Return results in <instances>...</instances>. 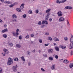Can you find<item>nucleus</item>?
I'll list each match as a JSON object with an SVG mask.
<instances>
[{
  "label": "nucleus",
  "mask_w": 73,
  "mask_h": 73,
  "mask_svg": "<svg viewBox=\"0 0 73 73\" xmlns=\"http://www.w3.org/2000/svg\"><path fill=\"white\" fill-rule=\"evenodd\" d=\"M13 64V59L11 58H9L8 59L7 65H10L11 64Z\"/></svg>",
  "instance_id": "f257e3e1"
},
{
  "label": "nucleus",
  "mask_w": 73,
  "mask_h": 73,
  "mask_svg": "<svg viewBox=\"0 0 73 73\" xmlns=\"http://www.w3.org/2000/svg\"><path fill=\"white\" fill-rule=\"evenodd\" d=\"M57 15H58V16H59V17H61L63 15L62 14V12L60 11H59L57 13Z\"/></svg>",
  "instance_id": "f03ea898"
},
{
  "label": "nucleus",
  "mask_w": 73,
  "mask_h": 73,
  "mask_svg": "<svg viewBox=\"0 0 73 73\" xmlns=\"http://www.w3.org/2000/svg\"><path fill=\"white\" fill-rule=\"evenodd\" d=\"M3 51L6 54H8V53H9V51H8V50H7V49L4 48L3 49Z\"/></svg>",
  "instance_id": "7ed1b4c3"
},
{
  "label": "nucleus",
  "mask_w": 73,
  "mask_h": 73,
  "mask_svg": "<svg viewBox=\"0 0 73 73\" xmlns=\"http://www.w3.org/2000/svg\"><path fill=\"white\" fill-rule=\"evenodd\" d=\"M12 33V35H13V36L16 37H18V35H17L16 33V32L13 31Z\"/></svg>",
  "instance_id": "20e7f679"
},
{
  "label": "nucleus",
  "mask_w": 73,
  "mask_h": 73,
  "mask_svg": "<svg viewBox=\"0 0 73 73\" xmlns=\"http://www.w3.org/2000/svg\"><path fill=\"white\" fill-rule=\"evenodd\" d=\"M64 20H65V19L62 17H60L59 19V21L60 22L63 21H64Z\"/></svg>",
  "instance_id": "39448f33"
},
{
  "label": "nucleus",
  "mask_w": 73,
  "mask_h": 73,
  "mask_svg": "<svg viewBox=\"0 0 73 73\" xmlns=\"http://www.w3.org/2000/svg\"><path fill=\"white\" fill-rule=\"evenodd\" d=\"M48 53H52L53 52V50L51 48L49 49L48 50Z\"/></svg>",
  "instance_id": "423d86ee"
},
{
  "label": "nucleus",
  "mask_w": 73,
  "mask_h": 73,
  "mask_svg": "<svg viewBox=\"0 0 73 73\" xmlns=\"http://www.w3.org/2000/svg\"><path fill=\"white\" fill-rule=\"evenodd\" d=\"M73 48V44L70 43V46H69V48L70 49H72Z\"/></svg>",
  "instance_id": "0eeeda50"
},
{
  "label": "nucleus",
  "mask_w": 73,
  "mask_h": 73,
  "mask_svg": "<svg viewBox=\"0 0 73 73\" xmlns=\"http://www.w3.org/2000/svg\"><path fill=\"white\" fill-rule=\"evenodd\" d=\"M70 42V43L71 44H73V36L72 35L71 36Z\"/></svg>",
  "instance_id": "6e6552de"
},
{
  "label": "nucleus",
  "mask_w": 73,
  "mask_h": 73,
  "mask_svg": "<svg viewBox=\"0 0 73 73\" xmlns=\"http://www.w3.org/2000/svg\"><path fill=\"white\" fill-rule=\"evenodd\" d=\"M4 3L5 4H12V2H10L9 1H5Z\"/></svg>",
  "instance_id": "1a4fd4ad"
},
{
  "label": "nucleus",
  "mask_w": 73,
  "mask_h": 73,
  "mask_svg": "<svg viewBox=\"0 0 73 73\" xmlns=\"http://www.w3.org/2000/svg\"><path fill=\"white\" fill-rule=\"evenodd\" d=\"M25 5V4L24 3H22L21 4V6L20 7V8L21 9H23L24 8V6Z\"/></svg>",
  "instance_id": "9d476101"
},
{
  "label": "nucleus",
  "mask_w": 73,
  "mask_h": 73,
  "mask_svg": "<svg viewBox=\"0 0 73 73\" xmlns=\"http://www.w3.org/2000/svg\"><path fill=\"white\" fill-rule=\"evenodd\" d=\"M42 24H48V21H43L42 22Z\"/></svg>",
  "instance_id": "9b49d317"
},
{
  "label": "nucleus",
  "mask_w": 73,
  "mask_h": 73,
  "mask_svg": "<svg viewBox=\"0 0 73 73\" xmlns=\"http://www.w3.org/2000/svg\"><path fill=\"white\" fill-rule=\"evenodd\" d=\"M55 68L56 65L55 64H54L51 67V69H52V70H54V69H55Z\"/></svg>",
  "instance_id": "f8f14e48"
},
{
  "label": "nucleus",
  "mask_w": 73,
  "mask_h": 73,
  "mask_svg": "<svg viewBox=\"0 0 73 73\" xmlns=\"http://www.w3.org/2000/svg\"><path fill=\"white\" fill-rule=\"evenodd\" d=\"M63 62L64 64H68L69 63V61L67 60L66 59L64 60Z\"/></svg>",
  "instance_id": "ddd939ff"
},
{
  "label": "nucleus",
  "mask_w": 73,
  "mask_h": 73,
  "mask_svg": "<svg viewBox=\"0 0 73 73\" xmlns=\"http://www.w3.org/2000/svg\"><path fill=\"white\" fill-rule=\"evenodd\" d=\"M54 41H60V40H59V39H58L56 37H55L54 38Z\"/></svg>",
  "instance_id": "4468645a"
},
{
  "label": "nucleus",
  "mask_w": 73,
  "mask_h": 73,
  "mask_svg": "<svg viewBox=\"0 0 73 73\" xmlns=\"http://www.w3.org/2000/svg\"><path fill=\"white\" fill-rule=\"evenodd\" d=\"M16 3H15L12 4L10 5H9L10 8H12V7H13V6H14V5H16Z\"/></svg>",
  "instance_id": "2eb2a0df"
},
{
  "label": "nucleus",
  "mask_w": 73,
  "mask_h": 73,
  "mask_svg": "<svg viewBox=\"0 0 73 73\" xmlns=\"http://www.w3.org/2000/svg\"><path fill=\"white\" fill-rule=\"evenodd\" d=\"M13 69L14 72H16L17 70V69H16V68L15 66H13Z\"/></svg>",
  "instance_id": "dca6fc26"
},
{
  "label": "nucleus",
  "mask_w": 73,
  "mask_h": 73,
  "mask_svg": "<svg viewBox=\"0 0 73 73\" xmlns=\"http://www.w3.org/2000/svg\"><path fill=\"white\" fill-rule=\"evenodd\" d=\"M12 17L13 19H16L17 18V16L15 14H13Z\"/></svg>",
  "instance_id": "f3484780"
},
{
  "label": "nucleus",
  "mask_w": 73,
  "mask_h": 73,
  "mask_svg": "<svg viewBox=\"0 0 73 73\" xmlns=\"http://www.w3.org/2000/svg\"><path fill=\"white\" fill-rule=\"evenodd\" d=\"M16 46L18 48H20L21 46L19 44H17L16 45Z\"/></svg>",
  "instance_id": "a211bd4d"
},
{
  "label": "nucleus",
  "mask_w": 73,
  "mask_h": 73,
  "mask_svg": "<svg viewBox=\"0 0 73 73\" xmlns=\"http://www.w3.org/2000/svg\"><path fill=\"white\" fill-rule=\"evenodd\" d=\"M67 25L68 27H70V24H69V22L68 21V20H67Z\"/></svg>",
  "instance_id": "6ab92c4d"
},
{
  "label": "nucleus",
  "mask_w": 73,
  "mask_h": 73,
  "mask_svg": "<svg viewBox=\"0 0 73 73\" xmlns=\"http://www.w3.org/2000/svg\"><path fill=\"white\" fill-rule=\"evenodd\" d=\"M21 58L22 61H25V59L24 58V56H22Z\"/></svg>",
  "instance_id": "aec40b11"
},
{
  "label": "nucleus",
  "mask_w": 73,
  "mask_h": 73,
  "mask_svg": "<svg viewBox=\"0 0 73 73\" xmlns=\"http://www.w3.org/2000/svg\"><path fill=\"white\" fill-rule=\"evenodd\" d=\"M55 50H56V51H59V48H58V47L56 46L55 47Z\"/></svg>",
  "instance_id": "412c9836"
},
{
  "label": "nucleus",
  "mask_w": 73,
  "mask_h": 73,
  "mask_svg": "<svg viewBox=\"0 0 73 73\" xmlns=\"http://www.w3.org/2000/svg\"><path fill=\"white\" fill-rule=\"evenodd\" d=\"M49 60H50L51 61H53V57L50 56L49 57Z\"/></svg>",
  "instance_id": "4be33fe9"
},
{
  "label": "nucleus",
  "mask_w": 73,
  "mask_h": 73,
  "mask_svg": "<svg viewBox=\"0 0 73 73\" xmlns=\"http://www.w3.org/2000/svg\"><path fill=\"white\" fill-rule=\"evenodd\" d=\"M50 9H47V10H46L45 12V13H49V12H50Z\"/></svg>",
  "instance_id": "5701e85b"
},
{
  "label": "nucleus",
  "mask_w": 73,
  "mask_h": 73,
  "mask_svg": "<svg viewBox=\"0 0 73 73\" xmlns=\"http://www.w3.org/2000/svg\"><path fill=\"white\" fill-rule=\"evenodd\" d=\"M16 11H17L18 12H20L21 11V9L20 8H17L16 9Z\"/></svg>",
  "instance_id": "b1692460"
},
{
  "label": "nucleus",
  "mask_w": 73,
  "mask_h": 73,
  "mask_svg": "<svg viewBox=\"0 0 73 73\" xmlns=\"http://www.w3.org/2000/svg\"><path fill=\"white\" fill-rule=\"evenodd\" d=\"M70 68H72V67H73V64L70 63L69 65Z\"/></svg>",
  "instance_id": "393cba45"
},
{
  "label": "nucleus",
  "mask_w": 73,
  "mask_h": 73,
  "mask_svg": "<svg viewBox=\"0 0 73 73\" xmlns=\"http://www.w3.org/2000/svg\"><path fill=\"white\" fill-rule=\"evenodd\" d=\"M7 35L5 34H4L3 35V36L4 38H7Z\"/></svg>",
  "instance_id": "a878e982"
},
{
  "label": "nucleus",
  "mask_w": 73,
  "mask_h": 73,
  "mask_svg": "<svg viewBox=\"0 0 73 73\" xmlns=\"http://www.w3.org/2000/svg\"><path fill=\"white\" fill-rule=\"evenodd\" d=\"M9 46H12L13 45V44L12 43H9Z\"/></svg>",
  "instance_id": "bb28decb"
},
{
  "label": "nucleus",
  "mask_w": 73,
  "mask_h": 73,
  "mask_svg": "<svg viewBox=\"0 0 73 73\" xmlns=\"http://www.w3.org/2000/svg\"><path fill=\"white\" fill-rule=\"evenodd\" d=\"M61 48H62V49H65L66 48V46H64L62 45L61 46Z\"/></svg>",
  "instance_id": "cd10ccee"
},
{
  "label": "nucleus",
  "mask_w": 73,
  "mask_h": 73,
  "mask_svg": "<svg viewBox=\"0 0 73 73\" xmlns=\"http://www.w3.org/2000/svg\"><path fill=\"white\" fill-rule=\"evenodd\" d=\"M19 29H17V30L16 34L17 35H19V33H18V32H19Z\"/></svg>",
  "instance_id": "c85d7f7f"
},
{
  "label": "nucleus",
  "mask_w": 73,
  "mask_h": 73,
  "mask_svg": "<svg viewBox=\"0 0 73 73\" xmlns=\"http://www.w3.org/2000/svg\"><path fill=\"white\" fill-rule=\"evenodd\" d=\"M38 41L39 42H40V43H42V39H39Z\"/></svg>",
  "instance_id": "c756f323"
},
{
  "label": "nucleus",
  "mask_w": 73,
  "mask_h": 73,
  "mask_svg": "<svg viewBox=\"0 0 73 73\" xmlns=\"http://www.w3.org/2000/svg\"><path fill=\"white\" fill-rule=\"evenodd\" d=\"M64 40L65 41H68V38L67 37H64Z\"/></svg>",
  "instance_id": "7c9ffc66"
},
{
  "label": "nucleus",
  "mask_w": 73,
  "mask_h": 73,
  "mask_svg": "<svg viewBox=\"0 0 73 73\" xmlns=\"http://www.w3.org/2000/svg\"><path fill=\"white\" fill-rule=\"evenodd\" d=\"M14 61H19V60L18 59V58H17L14 59Z\"/></svg>",
  "instance_id": "2f4dec72"
},
{
  "label": "nucleus",
  "mask_w": 73,
  "mask_h": 73,
  "mask_svg": "<svg viewBox=\"0 0 73 73\" xmlns=\"http://www.w3.org/2000/svg\"><path fill=\"white\" fill-rule=\"evenodd\" d=\"M45 17V20H48V18H49V16H46Z\"/></svg>",
  "instance_id": "473e14b6"
},
{
  "label": "nucleus",
  "mask_w": 73,
  "mask_h": 73,
  "mask_svg": "<svg viewBox=\"0 0 73 73\" xmlns=\"http://www.w3.org/2000/svg\"><path fill=\"white\" fill-rule=\"evenodd\" d=\"M17 21V20H16V19H14L12 20V21L13 22H14V23H15V22H16Z\"/></svg>",
  "instance_id": "72a5a7b5"
},
{
  "label": "nucleus",
  "mask_w": 73,
  "mask_h": 73,
  "mask_svg": "<svg viewBox=\"0 0 73 73\" xmlns=\"http://www.w3.org/2000/svg\"><path fill=\"white\" fill-rule=\"evenodd\" d=\"M23 18H25L27 17V15L26 14H25L24 15H23Z\"/></svg>",
  "instance_id": "f704fd0d"
},
{
  "label": "nucleus",
  "mask_w": 73,
  "mask_h": 73,
  "mask_svg": "<svg viewBox=\"0 0 73 73\" xmlns=\"http://www.w3.org/2000/svg\"><path fill=\"white\" fill-rule=\"evenodd\" d=\"M48 39L49 40H50V41H52V38L50 37H48Z\"/></svg>",
  "instance_id": "c9c22d12"
},
{
  "label": "nucleus",
  "mask_w": 73,
  "mask_h": 73,
  "mask_svg": "<svg viewBox=\"0 0 73 73\" xmlns=\"http://www.w3.org/2000/svg\"><path fill=\"white\" fill-rule=\"evenodd\" d=\"M66 0H62L61 1L62 3H64V2L66 1Z\"/></svg>",
  "instance_id": "e433bc0d"
},
{
  "label": "nucleus",
  "mask_w": 73,
  "mask_h": 73,
  "mask_svg": "<svg viewBox=\"0 0 73 73\" xmlns=\"http://www.w3.org/2000/svg\"><path fill=\"white\" fill-rule=\"evenodd\" d=\"M19 38L20 40L22 39V36L21 35L19 36Z\"/></svg>",
  "instance_id": "4c0bfd02"
},
{
  "label": "nucleus",
  "mask_w": 73,
  "mask_h": 73,
  "mask_svg": "<svg viewBox=\"0 0 73 73\" xmlns=\"http://www.w3.org/2000/svg\"><path fill=\"white\" fill-rule=\"evenodd\" d=\"M41 70H42V72H45V70L43 69V68H41Z\"/></svg>",
  "instance_id": "58836bf2"
},
{
  "label": "nucleus",
  "mask_w": 73,
  "mask_h": 73,
  "mask_svg": "<svg viewBox=\"0 0 73 73\" xmlns=\"http://www.w3.org/2000/svg\"><path fill=\"white\" fill-rule=\"evenodd\" d=\"M73 54V51L72 50L70 52V55L72 56Z\"/></svg>",
  "instance_id": "ea45409f"
},
{
  "label": "nucleus",
  "mask_w": 73,
  "mask_h": 73,
  "mask_svg": "<svg viewBox=\"0 0 73 73\" xmlns=\"http://www.w3.org/2000/svg\"><path fill=\"white\" fill-rule=\"evenodd\" d=\"M72 7L68 6V9H72Z\"/></svg>",
  "instance_id": "a19ab883"
},
{
  "label": "nucleus",
  "mask_w": 73,
  "mask_h": 73,
  "mask_svg": "<svg viewBox=\"0 0 73 73\" xmlns=\"http://www.w3.org/2000/svg\"><path fill=\"white\" fill-rule=\"evenodd\" d=\"M26 38H29V35H27L25 37Z\"/></svg>",
  "instance_id": "79ce46f5"
},
{
  "label": "nucleus",
  "mask_w": 73,
  "mask_h": 73,
  "mask_svg": "<svg viewBox=\"0 0 73 73\" xmlns=\"http://www.w3.org/2000/svg\"><path fill=\"white\" fill-rule=\"evenodd\" d=\"M43 56H44V57H47V55H46V54H43Z\"/></svg>",
  "instance_id": "37998d69"
},
{
  "label": "nucleus",
  "mask_w": 73,
  "mask_h": 73,
  "mask_svg": "<svg viewBox=\"0 0 73 73\" xmlns=\"http://www.w3.org/2000/svg\"><path fill=\"white\" fill-rule=\"evenodd\" d=\"M35 13H38V10L37 9L35 11Z\"/></svg>",
  "instance_id": "c03bdc74"
},
{
  "label": "nucleus",
  "mask_w": 73,
  "mask_h": 73,
  "mask_svg": "<svg viewBox=\"0 0 73 73\" xmlns=\"http://www.w3.org/2000/svg\"><path fill=\"white\" fill-rule=\"evenodd\" d=\"M56 3H57L58 4H60V2L59 1L57 0V1L56 2Z\"/></svg>",
  "instance_id": "a18cd8bd"
},
{
  "label": "nucleus",
  "mask_w": 73,
  "mask_h": 73,
  "mask_svg": "<svg viewBox=\"0 0 73 73\" xmlns=\"http://www.w3.org/2000/svg\"><path fill=\"white\" fill-rule=\"evenodd\" d=\"M55 58L56 59H58V55H55Z\"/></svg>",
  "instance_id": "49530a36"
},
{
  "label": "nucleus",
  "mask_w": 73,
  "mask_h": 73,
  "mask_svg": "<svg viewBox=\"0 0 73 73\" xmlns=\"http://www.w3.org/2000/svg\"><path fill=\"white\" fill-rule=\"evenodd\" d=\"M38 25H41V22L40 21H39L38 22Z\"/></svg>",
  "instance_id": "de8ad7c7"
},
{
  "label": "nucleus",
  "mask_w": 73,
  "mask_h": 73,
  "mask_svg": "<svg viewBox=\"0 0 73 73\" xmlns=\"http://www.w3.org/2000/svg\"><path fill=\"white\" fill-rule=\"evenodd\" d=\"M50 13H48L47 14V16H50Z\"/></svg>",
  "instance_id": "09e8293b"
},
{
  "label": "nucleus",
  "mask_w": 73,
  "mask_h": 73,
  "mask_svg": "<svg viewBox=\"0 0 73 73\" xmlns=\"http://www.w3.org/2000/svg\"><path fill=\"white\" fill-rule=\"evenodd\" d=\"M5 32H7L8 31V29H4Z\"/></svg>",
  "instance_id": "8fccbe9b"
},
{
  "label": "nucleus",
  "mask_w": 73,
  "mask_h": 73,
  "mask_svg": "<svg viewBox=\"0 0 73 73\" xmlns=\"http://www.w3.org/2000/svg\"><path fill=\"white\" fill-rule=\"evenodd\" d=\"M29 13L30 14H32V11H29Z\"/></svg>",
  "instance_id": "3c124183"
},
{
  "label": "nucleus",
  "mask_w": 73,
  "mask_h": 73,
  "mask_svg": "<svg viewBox=\"0 0 73 73\" xmlns=\"http://www.w3.org/2000/svg\"><path fill=\"white\" fill-rule=\"evenodd\" d=\"M2 54L3 56H5V54L4 53H2Z\"/></svg>",
  "instance_id": "603ef678"
},
{
  "label": "nucleus",
  "mask_w": 73,
  "mask_h": 73,
  "mask_svg": "<svg viewBox=\"0 0 73 73\" xmlns=\"http://www.w3.org/2000/svg\"><path fill=\"white\" fill-rule=\"evenodd\" d=\"M31 37H34V35L31 34Z\"/></svg>",
  "instance_id": "864d4df0"
},
{
  "label": "nucleus",
  "mask_w": 73,
  "mask_h": 73,
  "mask_svg": "<svg viewBox=\"0 0 73 73\" xmlns=\"http://www.w3.org/2000/svg\"><path fill=\"white\" fill-rule=\"evenodd\" d=\"M2 69L1 68H0V73H2Z\"/></svg>",
  "instance_id": "5fc2aeb1"
},
{
  "label": "nucleus",
  "mask_w": 73,
  "mask_h": 73,
  "mask_svg": "<svg viewBox=\"0 0 73 73\" xmlns=\"http://www.w3.org/2000/svg\"><path fill=\"white\" fill-rule=\"evenodd\" d=\"M68 8H69V6H67V7H65V8L66 9H68Z\"/></svg>",
  "instance_id": "6e6d98bb"
},
{
  "label": "nucleus",
  "mask_w": 73,
  "mask_h": 73,
  "mask_svg": "<svg viewBox=\"0 0 73 73\" xmlns=\"http://www.w3.org/2000/svg\"><path fill=\"white\" fill-rule=\"evenodd\" d=\"M49 45V43L44 44L45 46H47Z\"/></svg>",
  "instance_id": "4d7b16f0"
},
{
  "label": "nucleus",
  "mask_w": 73,
  "mask_h": 73,
  "mask_svg": "<svg viewBox=\"0 0 73 73\" xmlns=\"http://www.w3.org/2000/svg\"><path fill=\"white\" fill-rule=\"evenodd\" d=\"M27 53L29 55V54H30V53H31V52H30L29 51H28L27 52Z\"/></svg>",
  "instance_id": "13d9d810"
},
{
  "label": "nucleus",
  "mask_w": 73,
  "mask_h": 73,
  "mask_svg": "<svg viewBox=\"0 0 73 73\" xmlns=\"http://www.w3.org/2000/svg\"><path fill=\"white\" fill-rule=\"evenodd\" d=\"M46 35L47 36H48V35H49V34L48 33H46Z\"/></svg>",
  "instance_id": "bf43d9fd"
},
{
  "label": "nucleus",
  "mask_w": 73,
  "mask_h": 73,
  "mask_svg": "<svg viewBox=\"0 0 73 73\" xmlns=\"http://www.w3.org/2000/svg\"><path fill=\"white\" fill-rule=\"evenodd\" d=\"M52 19L50 18L49 19V21H50V22H51V21H52Z\"/></svg>",
  "instance_id": "052dcab7"
},
{
  "label": "nucleus",
  "mask_w": 73,
  "mask_h": 73,
  "mask_svg": "<svg viewBox=\"0 0 73 73\" xmlns=\"http://www.w3.org/2000/svg\"><path fill=\"white\" fill-rule=\"evenodd\" d=\"M1 32L2 33H4V32H5V31L3 30Z\"/></svg>",
  "instance_id": "680f3d73"
},
{
  "label": "nucleus",
  "mask_w": 73,
  "mask_h": 73,
  "mask_svg": "<svg viewBox=\"0 0 73 73\" xmlns=\"http://www.w3.org/2000/svg\"><path fill=\"white\" fill-rule=\"evenodd\" d=\"M7 25H5L4 26V27H5V28H6L7 27Z\"/></svg>",
  "instance_id": "e2e57ef3"
},
{
  "label": "nucleus",
  "mask_w": 73,
  "mask_h": 73,
  "mask_svg": "<svg viewBox=\"0 0 73 73\" xmlns=\"http://www.w3.org/2000/svg\"><path fill=\"white\" fill-rule=\"evenodd\" d=\"M0 1H1L2 3H3L4 1V0H0Z\"/></svg>",
  "instance_id": "0e129e2a"
},
{
  "label": "nucleus",
  "mask_w": 73,
  "mask_h": 73,
  "mask_svg": "<svg viewBox=\"0 0 73 73\" xmlns=\"http://www.w3.org/2000/svg\"><path fill=\"white\" fill-rule=\"evenodd\" d=\"M28 65L29 66H30V65H31V62H29L28 63Z\"/></svg>",
  "instance_id": "69168bd1"
},
{
  "label": "nucleus",
  "mask_w": 73,
  "mask_h": 73,
  "mask_svg": "<svg viewBox=\"0 0 73 73\" xmlns=\"http://www.w3.org/2000/svg\"><path fill=\"white\" fill-rule=\"evenodd\" d=\"M0 23H3V21L0 19Z\"/></svg>",
  "instance_id": "338daca9"
},
{
  "label": "nucleus",
  "mask_w": 73,
  "mask_h": 73,
  "mask_svg": "<svg viewBox=\"0 0 73 73\" xmlns=\"http://www.w3.org/2000/svg\"><path fill=\"white\" fill-rule=\"evenodd\" d=\"M35 51H36V50H33V53H34V52H35Z\"/></svg>",
  "instance_id": "774afa93"
}]
</instances>
